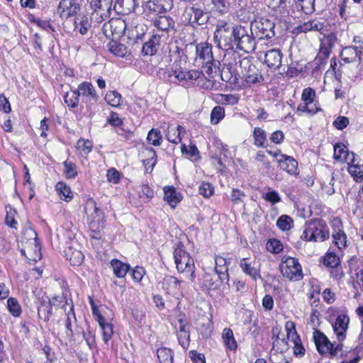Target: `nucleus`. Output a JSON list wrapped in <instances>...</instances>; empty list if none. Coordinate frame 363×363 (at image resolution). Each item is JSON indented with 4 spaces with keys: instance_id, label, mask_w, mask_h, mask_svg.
<instances>
[{
    "instance_id": "f257e3e1",
    "label": "nucleus",
    "mask_w": 363,
    "mask_h": 363,
    "mask_svg": "<svg viewBox=\"0 0 363 363\" xmlns=\"http://www.w3.org/2000/svg\"><path fill=\"white\" fill-rule=\"evenodd\" d=\"M238 26L221 21L216 26L214 40L218 46L223 50L233 49L238 33Z\"/></svg>"
},
{
    "instance_id": "f03ea898",
    "label": "nucleus",
    "mask_w": 363,
    "mask_h": 363,
    "mask_svg": "<svg viewBox=\"0 0 363 363\" xmlns=\"http://www.w3.org/2000/svg\"><path fill=\"white\" fill-rule=\"evenodd\" d=\"M84 212L87 216L89 229L93 235V238L99 239L101 238L99 233L104 228L105 220L103 213L96 206V203L89 199L86 201L84 206Z\"/></svg>"
},
{
    "instance_id": "7ed1b4c3",
    "label": "nucleus",
    "mask_w": 363,
    "mask_h": 363,
    "mask_svg": "<svg viewBox=\"0 0 363 363\" xmlns=\"http://www.w3.org/2000/svg\"><path fill=\"white\" fill-rule=\"evenodd\" d=\"M174 259L177 271L183 274L191 282L195 279L194 260L182 247H177L174 251Z\"/></svg>"
},
{
    "instance_id": "20e7f679",
    "label": "nucleus",
    "mask_w": 363,
    "mask_h": 363,
    "mask_svg": "<svg viewBox=\"0 0 363 363\" xmlns=\"http://www.w3.org/2000/svg\"><path fill=\"white\" fill-rule=\"evenodd\" d=\"M315 90L307 87L301 94V102L297 107V111L305 114L306 116H313L318 112V101H315Z\"/></svg>"
},
{
    "instance_id": "39448f33",
    "label": "nucleus",
    "mask_w": 363,
    "mask_h": 363,
    "mask_svg": "<svg viewBox=\"0 0 363 363\" xmlns=\"http://www.w3.org/2000/svg\"><path fill=\"white\" fill-rule=\"evenodd\" d=\"M280 271L284 277L290 281H298L302 279V268L297 259L288 257L280 264Z\"/></svg>"
},
{
    "instance_id": "423d86ee",
    "label": "nucleus",
    "mask_w": 363,
    "mask_h": 363,
    "mask_svg": "<svg viewBox=\"0 0 363 363\" xmlns=\"http://www.w3.org/2000/svg\"><path fill=\"white\" fill-rule=\"evenodd\" d=\"M240 66L242 78L246 83L251 84L263 82L264 77L261 72L248 58L242 59L240 61Z\"/></svg>"
},
{
    "instance_id": "0eeeda50",
    "label": "nucleus",
    "mask_w": 363,
    "mask_h": 363,
    "mask_svg": "<svg viewBox=\"0 0 363 363\" xmlns=\"http://www.w3.org/2000/svg\"><path fill=\"white\" fill-rule=\"evenodd\" d=\"M113 0H91L90 6L93 9L91 20L98 23L108 18L111 14Z\"/></svg>"
},
{
    "instance_id": "6e6552de",
    "label": "nucleus",
    "mask_w": 363,
    "mask_h": 363,
    "mask_svg": "<svg viewBox=\"0 0 363 363\" xmlns=\"http://www.w3.org/2000/svg\"><path fill=\"white\" fill-rule=\"evenodd\" d=\"M275 24L267 18H261L258 21H255L251 24L250 33L255 34L259 39L272 38L274 36Z\"/></svg>"
},
{
    "instance_id": "1a4fd4ad",
    "label": "nucleus",
    "mask_w": 363,
    "mask_h": 363,
    "mask_svg": "<svg viewBox=\"0 0 363 363\" xmlns=\"http://www.w3.org/2000/svg\"><path fill=\"white\" fill-rule=\"evenodd\" d=\"M252 35V33L249 34V30L245 27L239 25L234 46L246 52L254 51L255 41Z\"/></svg>"
},
{
    "instance_id": "9d476101",
    "label": "nucleus",
    "mask_w": 363,
    "mask_h": 363,
    "mask_svg": "<svg viewBox=\"0 0 363 363\" xmlns=\"http://www.w3.org/2000/svg\"><path fill=\"white\" fill-rule=\"evenodd\" d=\"M127 23L121 18H112L103 26V31L106 36L120 38L127 33Z\"/></svg>"
},
{
    "instance_id": "9b49d317",
    "label": "nucleus",
    "mask_w": 363,
    "mask_h": 363,
    "mask_svg": "<svg viewBox=\"0 0 363 363\" xmlns=\"http://www.w3.org/2000/svg\"><path fill=\"white\" fill-rule=\"evenodd\" d=\"M333 229L332 237L333 243L337 246L338 250H342L347 246V237L343 230L342 222L340 218L335 217L330 221Z\"/></svg>"
},
{
    "instance_id": "f8f14e48",
    "label": "nucleus",
    "mask_w": 363,
    "mask_h": 363,
    "mask_svg": "<svg viewBox=\"0 0 363 363\" xmlns=\"http://www.w3.org/2000/svg\"><path fill=\"white\" fill-rule=\"evenodd\" d=\"M341 349L340 344L332 342L323 333L319 331V354L332 358L335 357Z\"/></svg>"
},
{
    "instance_id": "ddd939ff",
    "label": "nucleus",
    "mask_w": 363,
    "mask_h": 363,
    "mask_svg": "<svg viewBox=\"0 0 363 363\" xmlns=\"http://www.w3.org/2000/svg\"><path fill=\"white\" fill-rule=\"evenodd\" d=\"M184 16L186 20L192 26L205 25L208 19L209 15L207 12H205L203 9L195 6H191L185 10Z\"/></svg>"
},
{
    "instance_id": "4468645a",
    "label": "nucleus",
    "mask_w": 363,
    "mask_h": 363,
    "mask_svg": "<svg viewBox=\"0 0 363 363\" xmlns=\"http://www.w3.org/2000/svg\"><path fill=\"white\" fill-rule=\"evenodd\" d=\"M151 21L154 27L162 33L167 34L172 31L174 33L176 30L175 22L169 16L157 14L152 18Z\"/></svg>"
},
{
    "instance_id": "2eb2a0df",
    "label": "nucleus",
    "mask_w": 363,
    "mask_h": 363,
    "mask_svg": "<svg viewBox=\"0 0 363 363\" xmlns=\"http://www.w3.org/2000/svg\"><path fill=\"white\" fill-rule=\"evenodd\" d=\"M349 323L350 318L346 313L339 314L335 321L332 323L333 331L340 342L345 339Z\"/></svg>"
},
{
    "instance_id": "dca6fc26",
    "label": "nucleus",
    "mask_w": 363,
    "mask_h": 363,
    "mask_svg": "<svg viewBox=\"0 0 363 363\" xmlns=\"http://www.w3.org/2000/svg\"><path fill=\"white\" fill-rule=\"evenodd\" d=\"M80 11V6L74 0H61L57 9L61 18H68L75 16Z\"/></svg>"
},
{
    "instance_id": "f3484780",
    "label": "nucleus",
    "mask_w": 363,
    "mask_h": 363,
    "mask_svg": "<svg viewBox=\"0 0 363 363\" xmlns=\"http://www.w3.org/2000/svg\"><path fill=\"white\" fill-rule=\"evenodd\" d=\"M272 339L273 341V349L277 352L283 353L288 350L289 344L288 341L285 339L284 335L281 334V328L279 325H276L272 328Z\"/></svg>"
},
{
    "instance_id": "a211bd4d",
    "label": "nucleus",
    "mask_w": 363,
    "mask_h": 363,
    "mask_svg": "<svg viewBox=\"0 0 363 363\" xmlns=\"http://www.w3.org/2000/svg\"><path fill=\"white\" fill-rule=\"evenodd\" d=\"M147 31V26L139 21L138 18H133L131 21L130 26H127V35L129 39L134 41L141 39Z\"/></svg>"
},
{
    "instance_id": "6ab92c4d",
    "label": "nucleus",
    "mask_w": 363,
    "mask_h": 363,
    "mask_svg": "<svg viewBox=\"0 0 363 363\" xmlns=\"http://www.w3.org/2000/svg\"><path fill=\"white\" fill-rule=\"evenodd\" d=\"M93 314L96 317V320L102 330L103 340L107 344L113 334V325L111 323L108 322L96 309L93 308Z\"/></svg>"
},
{
    "instance_id": "aec40b11",
    "label": "nucleus",
    "mask_w": 363,
    "mask_h": 363,
    "mask_svg": "<svg viewBox=\"0 0 363 363\" xmlns=\"http://www.w3.org/2000/svg\"><path fill=\"white\" fill-rule=\"evenodd\" d=\"M182 281L172 276H167L162 282V288L169 294L174 296L182 293Z\"/></svg>"
},
{
    "instance_id": "412c9836",
    "label": "nucleus",
    "mask_w": 363,
    "mask_h": 363,
    "mask_svg": "<svg viewBox=\"0 0 363 363\" xmlns=\"http://www.w3.org/2000/svg\"><path fill=\"white\" fill-rule=\"evenodd\" d=\"M320 40L319 60L322 61L329 57L335 41V37L333 34L330 33L328 35H324L323 38H320Z\"/></svg>"
},
{
    "instance_id": "4be33fe9",
    "label": "nucleus",
    "mask_w": 363,
    "mask_h": 363,
    "mask_svg": "<svg viewBox=\"0 0 363 363\" xmlns=\"http://www.w3.org/2000/svg\"><path fill=\"white\" fill-rule=\"evenodd\" d=\"M282 54L278 49H271L264 55V62L270 69H277L281 65Z\"/></svg>"
},
{
    "instance_id": "5701e85b",
    "label": "nucleus",
    "mask_w": 363,
    "mask_h": 363,
    "mask_svg": "<svg viewBox=\"0 0 363 363\" xmlns=\"http://www.w3.org/2000/svg\"><path fill=\"white\" fill-rule=\"evenodd\" d=\"M196 52L197 57L203 60L206 65L211 64L213 61L212 47L206 43H201L196 45Z\"/></svg>"
},
{
    "instance_id": "b1692460",
    "label": "nucleus",
    "mask_w": 363,
    "mask_h": 363,
    "mask_svg": "<svg viewBox=\"0 0 363 363\" xmlns=\"http://www.w3.org/2000/svg\"><path fill=\"white\" fill-rule=\"evenodd\" d=\"M281 159L278 160L281 169L291 175L298 174V162L292 157L281 155Z\"/></svg>"
},
{
    "instance_id": "393cba45",
    "label": "nucleus",
    "mask_w": 363,
    "mask_h": 363,
    "mask_svg": "<svg viewBox=\"0 0 363 363\" xmlns=\"http://www.w3.org/2000/svg\"><path fill=\"white\" fill-rule=\"evenodd\" d=\"M225 281L220 280V277L218 274H206L202 279H201L200 285L201 287L204 290H216L219 288L221 282H225Z\"/></svg>"
},
{
    "instance_id": "a878e982",
    "label": "nucleus",
    "mask_w": 363,
    "mask_h": 363,
    "mask_svg": "<svg viewBox=\"0 0 363 363\" xmlns=\"http://www.w3.org/2000/svg\"><path fill=\"white\" fill-rule=\"evenodd\" d=\"M240 267L242 272L250 276L253 280L256 281L258 279H261L259 269L255 267V263L251 262L247 258H243L240 260Z\"/></svg>"
},
{
    "instance_id": "bb28decb",
    "label": "nucleus",
    "mask_w": 363,
    "mask_h": 363,
    "mask_svg": "<svg viewBox=\"0 0 363 363\" xmlns=\"http://www.w3.org/2000/svg\"><path fill=\"white\" fill-rule=\"evenodd\" d=\"M135 6V0H116L113 9L118 14L126 15L133 11Z\"/></svg>"
},
{
    "instance_id": "cd10ccee",
    "label": "nucleus",
    "mask_w": 363,
    "mask_h": 363,
    "mask_svg": "<svg viewBox=\"0 0 363 363\" xmlns=\"http://www.w3.org/2000/svg\"><path fill=\"white\" fill-rule=\"evenodd\" d=\"M80 96H85L92 99L94 101L98 100V95L94 86L90 82H84L81 83L76 89Z\"/></svg>"
},
{
    "instance_id": "c85d7f7f",
    "label": "nucleus",
    "mask_w": 363,
    "mask_h": 363,
    "mask_svg": "<svg viewBox=\"0 0 363 363\" xmlns=\"http://www.w3.org/2000/svg\"><path fill=\"white\" fill-rule=\"evenodd\" d=\"M216 267L215 270L220 277V280L229 281L228 268L226 266V259L222 257H216L215 259Z\"/></svg>"
},
{
    "instance_id": "c756f323",
    "label": "nucleus",
    "mask_w": 363,
    "mask_h": 363,
    "mask_svg": "<svg viewBox=\"0 0 363 363\" xmlns=\"http://www.w3.org/2000/svg\"><path fill=\"white\" fill-rule=\"evenodd\" d=\"M164 199L173 208L181 201L182 196L174 187H164Z\"/></svg>"
},
{
    "instance_id": "7c9ffc66",
    "label": "nucleus",
    "mask_w": 363,
    "mask_h": 363,
    "mask_svg": "<svg viewBox=\"0 0 363 363\" xmlns=\"http://www.w3.org/2000/svg\"><path fill=\"white\" fill-rule=\"evenodd\" d=\"M341 58L345 63L359 62V54L357 46H347L342 49Z\"/></svg>"
},
{
    "instance_id": "2f4dec72",
    "label": "nucleus",
    "mask_w": 363,
    "mask_h": 363,
    "mask_svg": "<svg viewBox=\"0 0 363 363\" xmlns=\"http://www.w3.org/2000/svg\"><path fill=\"white\" fill-rule=\"evenodd\" d=\"M160 36L155 34L151 39L143 46V53L145 55H153L157 50L160 45Z\"/></svg>"
},
{
    "instance_id": "473e14b6",
    "label": "nucleus",
    "mask_w": 363,
    "mask_h": 363,
    "mask_svg": "<svg viewBox=\"0 0 363 363\" xmlns=\"http://www.w3.org/2000/svg\"><path fill=\"white\" fill-rule=\"evenodd\" d=\"M111 265L114 274L118 278H123L130 268L129 264L123 263L118 259L111 260Z\"/></svg>"
},
{
    "instance_id": "72a5a7b5",
    "label": "nucleus",
    "mask_w": 363,
    "mask_h": 363,
    "mask_svg": "<svg viewBox=\"0 0 363 363\" xmlns=\"http://www.w3.org/2000/svg\"><path fill=\"white\" fill-rule=\"evenodd\" d=\"M90 28L91 21L86 15L79 16L75 19L74 29L78 30L82 35L86 34Z\"/></svg>"
},
{
    "instance_id": "f704fd0d",
    "label": "nucleus",
    "mask_w": 363,
    "mask_h": 363,
    "mask_svg": "<svg viewBox=\"0 0 363 363\" xmlns=\"http://www.w3.org/2000/svg\"><path fill=\"white\" fill-rule=\"evenodd\" d=\"M185 133V128L179 125L177 129H169L166 137L170 143L178 144L182 141V135H184Z\"/></svg>"
},
{
    "instance_id": "c9c22d12",
    "label": "nucleus",
    "mask_w": 363,
    "mask_h": 363,
    "mask_svg": "<svg viewBox=\"0 0 363 363\" xmlns=\"http://www.w3.org/2000/svg\"><path fill=\"white\" fill-rule=\"evenodd\" d=\"M318 230V225L315 220H311L306 224V229L304 230L301 238L306 241H316L315 231Z\"/></svg>"
},
{
    "instance_id": "e433bc0d",
    "label": "nucleus",
    "mask_w": 363,
    "mask_h": 363,
    "mask_svg": "<svg viewBox=\"0 0 363 363\" xmlns=\"http://www.w3.org/2000/svg\"><path fill=\"white\" fill-rule=\"evenodd\" d=\"M323 264L328 268L340 264V257L330 248L328 250L323 258Z\"/></svg>"
},
{
    "instance_id": "4c0bfd02",
    "label": "nucleus",
    "mask_w": 363,
    "mask_h": 363,
    "mask_svg": "<svg viewBox=\"0 0 363 363\" xmlns=\"http://www.w3.org/2000/svg\"><path fill=\"white\" fill-rule=\"evenodd\" d=\"M222 338L225 345L230 350L237 349V342L234 337L233 332L230 328H225L223 331Z\"/></svg>"
},
{
    "instance_id": "58836bf2",
    "label": "nucleus",
    "mask_w": 363,
    "mask_h": 363,
    "mask_svg": "<svg viewBox=\"0 0 363 363\" xmlns=\"http://www.w3.org/2000/svg\"><path fill=\"white\" fill-rule=\"evenodd\" d=\"M285 330L286 332L287 340L291 342L293 344L295 342H299L301 340L300 336L298 335L295 323L292 321H287L285 323Z\"/></svg>"
},
{
    "instance_id": "ea45409f",
    "label": "nucleus",
    "mask_w": 363,
    "mask_h": 363,
    "mask_svg": "<svg viewBox=\"0 0 363 363\" xmlns=\"http://www.w3.org/2000/svg\"><path fill=\"white\" fill-rule=\"evenodd\" d=\"M108 50L116 56L124 57L128 52L127 47L116 40L108 44Z\"/></svg>"
},
{
    "instance_id": "a19ab883",
    "label": "nucleus",
    "mask_w": 363,
    "mask_h": 363,
    "mask_svg": "<svg viewBox=\"0 0 363 363\" xmlns=\"http://www.w3.org/2000/svg\"><path fill=\"white\" fill-rule=\"evenodd\" d=\"M55 190L61 199L69 201L72 199V192L67 185L63 182H58L55 185Z\"/></svg>"
},
{
    "instance_id": "79ce46f5",
    "label": "nucleus",
    "mask_w": 363,
    "mask_h": 363,
    "mask_svg": "<svg viewBox=\"0 0 363 363\" xmlns=\"http://www.w3.org/2000/svg\"><path fill=\"white\" fill-rule=\"evenodd\" d=\"M147 155L148 158L143 160V164L145 165V172L151 173L157 162L156 152L150 148L147 150Z\"/></svg>"
},
{
    "instance_id": "37998d69",
    "label": "nucleus",
    "mask_w": 363,
    "mask_h": 363,
    "mask_svg": "<svg viewBox=\"0 0 363 363\" xmlns=\"http://www.w3.org/2000/svg\"><path fill=\"white\" fill-rule=\"evenodd\" d=\"M253 137L255 139V145L257 147H264L267 145V134L266 132L261 128H255L253 132Z\"/></svg>"
},
{
    "instance_id": "c03bdc74",
    "label": "nucleus",
    "mask_w": 363,
    "mask_h": 363,
    "mask_svg": "<svg viewBox=\"0 0 363 363\" xmlns=\"http://www.w3.org/2000/svg\"><path fill=\"white\" fill-rule=\"evenodd\" d=\"M318 29V22L315 20L308 21L307 22L303 23L301 25H299L295 27L293 30L294 34H299L301 33H306L311 30H315Z\"/></svg>"
},
{
    "instance_id": "a18cd8bd",
    "label": "nucleus",
    "mask_w": 363,
    "mask_h": 363,
    "mask_svg": "<svg viewBox=\"0 0 363 363\" xmlns=\"http://www.w3.org/2000/svg\"><path fill=\"white\" fill-rule=\"evenodd\" d=\"M212 9L220 14L226 13L230 7V0H211Z\"/></svg>"
},
{
    "instance_id": "49530a36",
    "label": "nucleus",
    "mask_w": 363,
    "mask_h": 363,
    "mask_svg": "<svg viewBox=\"0 0 363 363\" xmlns=\"http://www.w3.org/2000/svg\"><path fill=\"white\" fill-rule=\"evenodd\" d=\"M38 316L44 321H48L52 315V308L50 304L43 301L38 308Z\"/></svg>"
},
{
    "instance_id": "de8ad7c7",
    "label": "nucleus",
    "mask_w": 363,
    "mask_h": 363,
    "mask_svg": "<svg viewBox=\"0 0 363 363\" xmlns=\"http://www.w3.org/2000/svg\"><path fill=\"white\" fill-rule=\"evenodd\" d=\"M157 358L160 363H172L173 354L170 349L162 347L157 350Z\"/></svg>"
},
{
    "instance_id": "09e8293b",
    "label": "nucleus",
    "mask_w": 363,
    "mask_h": 363,
    "mask_svg": "<svg viewBox=\"0 0 363 363\" xmlns=\"http://www.w3.org/2000/svg\"><path fill=\"white\" fill-rule=\"evenodd\" d=\"M65 103L71 108H76L79 101V94L77 90L72 91L70 93H67L64 96Z\"/></svg>"
},
{
    "instance_id": "8fccbe9b",
    "label": "nucleus",
    "mask_w": 363,
    "mask_h": 363,
    "mask_svg": "<svg viewBox=\"0 0 363 363\" xmlns=\"http://www.w3.org/2000/svg\"><path fill=\"white\" fill-rule=\"evenodd\" d=\"M315 0H297L296 4L306 14H311L315 11Z\"/></svg>"
},
{
    "instance_id": "3c124183",
    "label": "nucleus",
    "mask_w": 363,
    "mask_h": 363,
    "mask_svg": "<svg viewBox=\"0 0 363 363\" xmlns=\"http://www.w3.org/2000/svg\"><path fill=\"white\" fill-rule=\"evenodd\" d=\"M147 140L154 146L160 145L162 140L160 130L156 128L150 130L147 134Z\"/></svg>"
},
{
    "instance_id": "603ef678",
    "label": "nucleus",
    "mask_w": 363,
    "mask_h": 363,
    "mask_svg": "<svg viewBox=\"0 0 363 363\" xmlns=\"http://www.w3.org/2000/svg\"><path fill=\"white\" fill-rule=\"evenodd\" d=\"M76 322V317L75 314L73 311V306H70L69 311L67 313V318L65 320V325L66 327L67 331L66 334L67 336L71 337L72 336L73 332L72 329V323H74Z\"/></svg>"
},
{
    "instance_id": "864d4df0",
    "label": "nucleus",
    "mask_w": 363,
    "mask_h": 363,
    "mask_svg": "<svg viewBox=\"0 0 363 363\" xmlns=\"http://www.w3.org/2000/svg\"><path fill=\"white\" fill-rule=\"evenodd\" d=\"M348 172L356 182L363 179V165L358 163L348 167Z\"/></svg>"
},
{
    "instance_id": "5fc2aeb1",
    "label": "nucleus",
    "mask_w": 363,
    "mask_h": 363,
    "mask_svg": "<svg viewBox=\"0 0 363 363\" xmlns=\"http://www.w3.org/2000/svg\"><path fill=\"white\" fill-rule=\"evenodd\" d=\"M105 99L111 106L117 107L121 105L122 97L116 91H111L106 94Z\"/></svg>"
},
{
    "instance_id": "6e6d98bb",
    "label": "nucleus",
    "mask_w": 363,
    "mask_h": 363,
    "mask_svg": "<svg viewBox=\"0 0 363 363\" xmlns=\"http://www.w3.org/2000/svg\"><path fill=\"white\" fill-rule=\"evenodd\" d=\"M333 158L336 161L342 162L345 154L347 153L348 150L347 147L342 143H336L334 147Z\"/></svg>"
},
{
    "instance_id": "4d7b16f0",
    "label": "nucleus",
    "mask_w": 363,
    "mask_h": 363,
    "mask_svg": "<svg viewBox=\"0 0 363 363\" xmlns=\"http://www.w3.org/2000/svg\"><path fill=\"white\" fill-rule=\"evenodd\" d=\"M145 9L156 13L157 14L162 13L163 11H167V8H164V5L159 4V1H147L145 4Z\"/></svg>"
},
{
    "instance_id": "13d9d810",
    "label": "nucleus",
    "mask_w": 363,
    "mask_h": 363,
    "mask_svg": "<svg viewBox=\"0 0 363 363\" xmlns=\"http://www.w3.org/2000/svg\"><path fill=\"white\" fill-rule=\"evenodd\" d=\"M65 167L64 173L67 178L72 179L77 175V166L69 160H65L63 162Z\"/></svg>"
},
{
    "instance_id": "bf43d9fd",
    "label": "nucleus",
    "mask_w": 363,
    "mask_h": 363,
    "mask_svg": "<svg viewBox=\"0 0 363 363\" xmlns=\"http://www.w3.org/2000/svg\"><path fill=\"white\" fill-rule=\"evenodd\" d=\"M277 225L282 230H288L292 228L293 220L289 216L283 215L278 218Z\"/></svg>"
},
{
    "instance_id": "052dcab7",
    "label": "nucleus",
    "mask_w": 363,
    "mask_h": 363,
    "mask_svg": "<svg viewBox=\"0 0 363 363\" xmlns=\"http://www.w3.org/2000/svg\"><path fill=\"white\" fill-rule=\"evenodd\" d=\"M225 116L224 108L221 106H216L213 108L211 113V122L213 124L218 123Z\"/></svg>"
},
{
    "instance_id": "680f3d73",
    "label": "nucleus",
    "mask_w": 363,
    "mask_h": 363,
    "mask_svg": "<svg viewBox=\"0 0 363 363\" xmlns=\"http://www.w3.org/2000/svg\"><path fill=\"white\" fill-rule=\"evenodd\" d=\"M67 259H69L72 265H79L82 263L84 259L83 254L79 250H74L69 255V252H66Z\"/></svg>"
},
{
    "instance_id": "e2e57ef3",
    "label": "nucleus",
    "mask_w": 363,
    "mask_h": 363,
    "mask_svg": "<svg viewBox=\"0 0 363 363\" xmlns=\"http://www.w3.org/2000/svg\"><path fill=\"white\" fill-rule=\"evenodd\" d=\"M316 311H313L309 320L308 321V325L311 327V329L313 330V339L315 346L316 350H318V329L315 328V322L318 320V315H316Z\"/></svg>"
},
{
    "instance_id": "0e129e2a",
    "label": "nucleus",
    "mask_w": 363,
    "mask_h": 363,
    "mask_svg": "<svg viewBox=\"0 0 363 363\" xmlns=\"http://www.w3.org/2000/svg\"><path fill=\"white\" fill-rule=\"evenodd\" d=\"M8 308L10 313L15 317L20 315L21 308L16 299L9 298L7 301Z\"/></svg>"
},
{
    "instance_id": "69168bd1",
    "label": "nucleus",
    "mask_w": 363,
    "mask_h": 363,
    "mask_svg": "<svg viewBox=\"0 0 363 363\" xmlns=\"http://www.w3.org/2000/svg\"><path fill=\"white\" fill-rule=\"evenodd\" d=\"M269 191L263 195V198L268 202L272 204H275L279 201H281V197L279 196L278 192L275 190H272L270 188H268Z\"/></svg>"
},
{
    "instance_id": "338daca9",
    "label": "nucleus",
    "mask_w": 363,
    "mask_h": 363,
    "mask_svg": "<svg viewBox=\"0 0 363 363\" xmlns=\"http://www.w3.org/2000/svg\"><path fill=\"white\" fill-rule=\"evenodd\" d=\"M328 269L330 276L332 279H335L337 281H340L344 277V272L342 267L340 265L332 267Z\"/></svg>"
},
{
    "instance_id": "774afa93",
    "label": "nucleus",
    "mask_w": 363,
    "mask_h": 363,
    "mask_svg": "<svg viewBox=\"0 0 363 363\" xmlns=\"http://www.w3.org/2000/svg\"><path fill=\"white\" fill-rule=\"evenodd\" d=\"M177 339L179 345L184 349H186L189 345L190 341L189 330L177 333Z\"/></svg>"
}]
</instances>
